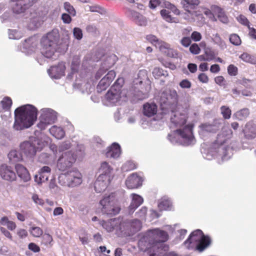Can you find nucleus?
Listing matches in <instances>:
<instances>
[{
  "label": "nucleus",
  "mask_w": 256,
  "mask_h": 256,
  "mask_svg": "<svg viewBox=\"0 0 256 256\" xmlns=\"http://www.w3.org/2000/svg\"><path fill=\"white\" fill-rule=\"evenodd\" d=\"M168 238V235L166 231L158 228L150 229L143 234L138 244L143 251L152 248L153 252H160L168 250V246L164 244Z\"/></svg>",
  "instance_id": "obj_1"
},
{
  "label": "nucleus",
  "mask_w": 256,
  "mask_h": 256,
  "mask_svg": "<svg viewBox=\"0 0 256 256\" xmlns=\"http://www.w3.org/2000/svg\"><path fill=\"white\" fill-rule=\"evenodd\" d=\"M211 240L206 236L200 230L194 231L188 238L184 242V244L188 249L195 248L200 252H202L210 244Z\"/></svg>",
  "instance_id": "obj_2"
},
{
  "label": "nucleus",
  "mask_w": 256,
  "mask_h": 256,
  "mask_svg": "<svg viewBox=\"0 0 256 256\" xmlns=\"http://www.w3.org/2000/svg\"><path fill=\"white\" fill-rule=\"evenodd\" d=\"M232 134V130L228 127H223L220 133L218 134L216 140H215L212 146L216 150V152L222 156L223 160H227L230 156H228V151L229 147L224 145L226 140L230 138Z\"/></svg>",
  "instance_id": "obj_3"
},
{
  "label": "nucleus",
  "mask_w": 256,
  "mask_h": 256,
  "mask_svg": "<svg viewBox=\"0 0 256 256\" xmlns=\"http://www.w3.org/2000/svg\"><path fill=\"white\" fill-rule=\"evenodd\" d=\"M193 126V124H189L183 128L178 129L176 130V132L178 133L179 138L172 137L171 139L172 135L168 134V139L173 144L178 143L184 146L194 144L196 142V140L192 132Z\"/></svg>",
  "instance_id": "obj_4"
},
{
  "label": "nucleus",
  "mask_w": 256,
  "mask_h": 256,
  "mask_svg": "<svg viewBox=\"0 0 256 256\" xmlns=\"http://www.w3.org/2000/svg\"><path fill=\"white\" fill-rule=\"evenodd\" d=\"M100 204L102 206V212L104 214L112 216L118 214L120 210L114 193L104 196Z\"/></svg>",
  "instance_id": "obj_5"
},
{
  "label": "nucleus",
  "mask_w": 256,
  "mask_h": 256,
  "mask_svg": "<svg viewBox=\"0 0 256 256\" xmlns=\"http://www.w3.org/2000/svg\"><path fill=\"white\" fill-rule=\"evenodd\" d=\"M14 128L20 130L31 126L37 118V113H14Z\"/></svg>",
  "instance_id": "obj_6"
},
{
  "label": "nucleus",
  "mask_w": 256,
  "mask_h": 256,
  "mask_svg": "<svg viewBox=\"0 0 256 256\" xmlns=\"http://www.w3.org/2000/svg\"><path fill=\"white\" fill-rule=\"evenodd\" d=\"M178 96L175 90H170L168 92H163L160 96V102L162 110H172L178 102Z\"/></svg>",
  "instance_id": "obj_7"
},
{
  "label": "nucleus",
  "mask_w": 256,
  "mask_h": 256,
  "mask_svg": "<svg viewBox=\"0 0 256 256\" xmlns=\"http://www.w3.org/2000/svg\"><path fill=\"white\" fill-rule=\"evenodd\" d=\"M124 82L122 78H118L106 94L105 98L110 104H115L120 100Z\"/></svg>",
  "instance_id": "obj_8"
},
{
  "label": "nucleus",
  "mask_w": 256,
  "mask_h": 256,
  "mask_svg": "<svg viewBox=\"0 0 256 256\" xmlns=\"http://www.w3.org/2000/svg\"><path fill=\"white\" fill-rule=\"evenodd\" d=\"M76 156L72 150L62 153L57 162V168L61 171H64L70 168L76 162Z\"/></svg>",
  "instance_id": "obj_9"
},
{
  "label": "nucleus",
  "mask_w": 256,
  "mask_h": 256,
  "mask_svg": "<svg viewBox=\"0 0 256 256\" xmlns=\"http://www.w3.org/2000/svg\"><path fill=\"white\" fill-rule=\"evenodd\" d=\"M224 120L222 118L214 119L211 124L205 122L201 124L199 126L198 133L202 136L208 134L216 133L222 126Z\"/></svg>",
  "instance_id": "obj_10"
},
{
  "label": "nucleus",
  "mask_w": 256,
  "mask_h": 256,
  "mask_svg": "<svg viewBox=\"0 0 256 256\" xmlns=\"http://www.w3.org/2000/svg\"><path fill=\"white\" fill-rule=\"evenodd\" d=\"M59 180H66L64 183L68 186L74 187L80 185L82 182L81 174L76 170H74L62 174L58 178Z\"/></svg>",
  "instance_id": "obj_11"
},
{
  "label": "nucleus",
  "mask_w": 256,
  "mask_h": 256,
  "mask_svg": "<svg viewBox=\"0 0 256 256\" xmlns=\"http://www.w3.org/2000/svg\"><path fill=\"white\" fill-rule=\"evenodd\" d=\"M142 228V224L140 220L134 219L126 223L120 224V228L122 232L128 235L132 234L139 231Z\"/></svg>",
  "instance_id": "obj_12"
},
{
  "label": "nucleus",
  "mask_w": 256,
  "mask_h": 256,
  "mask_svg": "<svg viewBox=\"0 0 256 256\" xmlns=\"http://www.w3.org/2000/svg\"><path fill=\"white\" fill-rule=\"evenodd\" d=\"M56 120L57 116L54 113H42L40 116L38 127L41 130H44L48 125L54 123Z\"/></svg>",
  "instance_id": "obj_13"
},
{
  "label": "nucleus",
  "mask_w": 256,
  "mask_h": 256,
  "mask_svg": "<svg viewBox=\"0 0 256 256\" xmlns=\"http://www.w3.org/2000/svg\"><path fill=\"white\" fill-rule=\"evenodd\" d=\"M20 150L27 157L32 158L36 153L38 148L36 144L30 141H24L20 145Z\"/></svg>",
  "instance_id": "obj_14"
},
{
  "label": "nucleus",
  "mask_w": 256,
  "mask_h": 256,
  "mask_svg": "<svg viewBox=\"0 0 256 256\" xmlns=\"http://www.w3.org/2000/svg\"><path fill=\"white\" fill-rule=\"evenodd\" d=\"M0 176L3 180L10 182H14L16 179V176L13 168L6 164L0 166Z\"/></svg>",
  "instance_id": "obj_15"
},
{
  "label": "nucleus",
  "mask_w": 256,
  "mask_h": 256,
  "mask_svg": "<svg viewBox=\"0 0 256 256\" xmlns=\"http://www.w3.org/2000/svg\"><path fill=\"white\" fill-rule=\"evenodd\" d=\"M12 2H16L12 6V10L14 13L20 14L24 12V10L32 6L36 0H12Z\"/></svg>",
  "instance_id": "obj_16"
},
{
  "label": "nucleus",
  "mask_w": 256,
  "mask_h": 256,
  "mask_svg": "<svg viewBox=\"0 0 256 256\" xmlns=\"http://www.w3.org/2000/svg\"><path fill=\"white\" fill-rule=\"evenodd\" d=\"M60 38L58 30H53L42 38L40 42L56 46Z\"/></svg>",
  "instance_id": "obj_17"
},
{
  "label": "nucleus",
  "mask_w": 256,
  "mask_h": 256,
  "mask_svg": "<svg viewBox=\"0 0 256 256\" xmlns=\"http://www.w3.org/2000/svg\"><path fill=\"white\" fill-rule=\"evenodd\" d=\"M170 122L176 126L180 127L186 124L188 118L187 113H172Z\"/></svg>",
  "instance_id": "obj_18"
},
{
  "label": "nucleus",
  "mask_w": 256,
  "mask_h": 256,
  "mask_svg": "<svg viewBox=\"0 0 256 256\" xmlns=\"http://www.w3.org/2000/svg\"><path fill=\"white\" fill-rule=\"evenodd\" d=\"M200 0H181L180 4L184 10L190 15H193L198 6L200 4Z\"/></svg>",
  "instance_id": "obj_19"
},
{
  "label": "nucleus",
  "mask_w": 256,
  "mask_h": 256,
  "mask_svg": "<svg viewBox=\"0 0 256 256\" xmlns=\"http://www.w3.org/2000/svg\"><path fill=\"white\" fill-rule=\"evenodd\" d=\"M103 176H98L94 182V189L97 192H100L104 190L110 183L111 177L103 178Z\"/></svg>",
  "instance_id": "obj_20"
},
{
  "label": "nucleus",
  "mask_w": 256,
  "mask_h": 256,
  "mask_svg": "<svg viewBox=\"0 0 256 256\" xmlns=\"http://www.w3.org/2000/svg\"><path fill=\"white\" fill-rule=\"evenodd\" d=\"M65 66L62 62L57 66H52L48 70V72L51 77L54 78H60L64 75Z\"/></svg>",
  "instance_id": "obj_21"
},
{
  "label": "nucleus",
  "mask_w": 256,
  "mask_h": 256,
  "mask_svg": "<svg viewBox=\"0 0 256 256\" xmlns=\"http://www.w3.org/2000/svg\"><path fill=\"white\" fill-rule=\"evenodd\" d=\"M142 178L136 174H133L129 176L126 180V184L128 188H138L142 184Z\"/></svg>",
  "instance_id": "obj_22"
},
{
  "label": "nucleus",
  "mask_w": 256,
  "mask_h": 256,
  "mask_svg": "<svg viewBox=\"0 0 256 256\" xmlns=\"http://www.w3.org/2000/svg\"><path fill=\"white\" fill-rule=\"evenodd\" d=\"M156 46L158 48L162 53L168 57L174 58L177 55L176 51L170 48V44L166 42H160Z\"/></svg>",
  "instance_id": "obj_23"
},
{
  "label": "nucleus",
  "mask_w": 256,
  "mask_h": 256,
  "mask_svg": "<svg viewBox=\"0 0 256 256\" xmlns=\"http://www.w3.org/2000/svg\"><path fill=\"white\" fill-rule=\"evenodd\" d=\"M126 14L130 17L138 25L141 26L146 25V18L139 12L133 10H128L126 12Z\"/></svg>",
  "instance_id": "obj_24"
},
{
  "label": "nucleus",
  "mask_w": 256,
  "mask_h": 256,
  "mask_svg": "<svg viewBox=\"0 0 256 256\" xmlns=\"http://www.w3.org/2000/svg\"><path fill=\"white\" fill-rule=\"evenodd\" d=\"M245 137L248 139H252L256 137V124L250 122L246 124L243 130Z\"/></svg>",
  "instance_id": "obj_25"
},
{
  "label": "nucleus",
  "mask_w": 256,
  "mask_h": 256,
  "mask_svg": "<svg viewBox=\"0 0 256 256\" xmlns=\"http://www.w3.org/2000/svg\"><path fill=\"white\" fill-rule=\"evenodd\" d=\"M41 43V48L40 52L42 54L47 58H50L54 54L56 51V46L50 44H46L43 42Z\"/></svg>",
  "instance_id": "obj_26"
},
{
  "label": "nucleus",
  "mask_w": 256,
  "mask_h": 256,
  "mask_svg": "<svg viewBox=\"0 0 256 256\" xmlns=\"http://www.w3.org/2000/svg\"><path fill=\"white\" fill-rule=\"evenodd\" d=\"M15 169L18 176L24 182H28L30 179V174L27 169L21 164H16Z\"/></svg>",
  "instance_id": "obj_27"
},
{
  "label": "nucleus",
  "mask_w": 256,
  "mask_h": 256,
  "mask_svg": "<svg viewBox=\"0 0 256 256\" xmlns=\"http://www.w3.org/2000/svg\"><path fill=\"white\" fill-rule=\"evenodd\" d=\"M120 146L118 144L114 142L110 147L108 148L106 154L108 158H117L120 156Z\"/></svg>",
  "instance_id": "obj_28"
},
{
  "label": "nucleus",
  "mask_w": 256,
  "mask_h": 256,
  "mask_svg": "<svg viewBox=\"0 0 256 256\" xmlns=\"http://www.w3.org/2000/svg\"><path fill=\"white\" fill-rule=\"evenodd\" d=\"M131 196L132 200L129 206V212L133 213L134 210L143 202V198L140 196L135 194H132Z\"/></svg>",
  "instance_id": "obj_29"
},
{
  "label": "nucleus",
  "mask_w": 256,
  "mask_h": 256,
  "mask_svg": "<svg viewBox=\"0 0 256 256\" xmlns=\"http://www.w3.org/2000/svg\"><path fill=\"white\" fill-rule=\"evenodd\" d=\"M212 10L217 15L218 20L223 23L226 24L228 22V18L225 14L224 10L217 6H212Z\"/></svg>",
  "instance_id": "obj_30"
},
{
  "label": "nucleus",
  "mask_w": 256,
  "mask_h": 256,
  "mask_svg": "<svg viewBox=\"0 0 256 256\" xmlns=\"http://www.w3.org/2000/svg\"><path fill=\"white\" fill-rule=\"evenodd\" d=\"M112 170V168L106 162L102 163L100 167L98 170L100 173L99 176H103V178L110 177V174Z\"/></svg>",
  "instance_id": "obj_31"
},
{
  "label": "nucleus",
  "mask_w": 256,
  "mask_h": 256,
  "mask_svg": "<svg viewBox=\"0 0 256 256\" xmlns=\"http://www.w3.org/2000/svg\"><path fill=\"white\" fill-rule=\"evenodd\" d=\"M50 134L57 139H61L64 136L65 132L60 127L53 126L49 130Z\"/></svg>",
  "instance_id": "obj_32"
},
{
  "label": "nucleus",
  "mask_w": 256,
  "mask_h": 256,
  "mask_svg": "<svg viewBox=\"0 0 256 256\" xmlns=\"http://www.w3.org/2000/svg\"><path fill=\"white\" fill-rule=\"evenodd\" d=\"M8 157L12 163H15L22 160V154L16 150H12L8 154Z\"/></svg>",
  "instance_id": "obj_33"
},
{
  "label": "nucleus",
  "mask_w": 256,
  "mask_h": 256,
  "mask_svg": "<svg viewBox=\"0 0 256 256\" xmlns=\"http://www.w3.org/2000/svg\"><path fill=\"white\" fill-rule=\"evenodd\" d=\"M172 206L170 200L164 197L160 200L158 204V207L160 210H164L170 209Z\"/></svg>",
  "instance_id": "obj_34"
},
{
  "label": "nucleus",
  "mask_w": 256,
  "mask_h": 256,
  "mask_svg": "<svg viewBox=\"0 0 256 256\" xmlns=\"http://www.w3.org/2000/svg\"><path fill=\"white\" fill-rule=\"evenodd\" d=\"M14 112H38V110L34 106L27 104L18 108Z\"/></svg>",
  "instance_id": "obj_35"
},
{
  "label": "nucleus",
  "mask_w": 256,
  "mask_h": 256,
  "mask_svg": "<svg viewBox=\"0 0 256 256\" xmlns=\"http://www.w3.org/2000/svg\"><path fill=\"white\" fill-rule=\"evenodd\" d=\"M148 78L147 72L146 70H140L138 74L137 78H135L134 82L135 84H141L143 81Z\"/></svg>",
  "instance_id": "obj_36"
},
{
  "label": "nucleus",
  "mask_w": 256,
  "mask_h": 256,
  "mask_svg": "<svg viewBox=\"0 0 256 256\" xmlns=\"http://www.w3.org/2000/svg\"><path fill=\"white\" fill-rule=\"evenodd\" d=\"M160 14L162 18L166 22H178V19L172 18L168 10L162 9L160 10Z\"/></svg>",
  "instance_id": "obj_37"
},
{
  "label": "nucleus",
  "mask_w": 256,
  "mask_h": 256,
  "mask_svg": "<svg viewBox=\"0 0 256 256\" xmlns=\"http://www.w3.org/2000/svg\"><path fill=\"white\" fill-rule=\"evenodd\" d=\"M38 160L41 163L48 164L52 161V156L47 152H42L38 157Z\"/></svg>",
  "instance_id": "obj_38"
},
{
  "label": "nucleus",
  "mask_w": 256,
  "mask_h": 256,
  "mask_svg": "<svg viewBox=\"0 0 256 256\" xmlns=\"http://www.w3.org/2000/svg\"><path fill=\"white\" fill-rule=\"evenodd\" d=\"M158 106L154 102H147L143 105L142 112H157Z\"/></svg>",
  "instance_id": "obj_39"
},
{
  "label": "nucleus",
  "mask_w": 256,
  "mask_h": 256,
  "mask_svg": "<svg viewBox=\"0 0 256 256\" xmlns=\"http://www.w3.org/2000/svg\"><path fill=\"white\" fill-rule=\"evenodd\" d=\"M2 106L4 111H10L12 104V100L10 97L5 96L0 102Z\"/></svg>",
  "instance_id": "obj_40"
},
{
  "label": "nucleus",
  "mask_w": 256,
  "mask_h": 256,
  "mask_svg": "<svg viewBox=\"0 0 256 256\" xmlns=\"http://www.w3.org/2000/svg\"><path fill=\"white\" fill-rule=\"evenodd\" d=\"M111 82L104 77L99 82L97 86V91L101 92L105 90L110 84Z\"/></svg>",
  "instance_id": "obj_41"
},
{
  "label": "nucleus",
  "mask_w": 256,
  "mask_h": 256,
  "mask_svg": "<svg viewBox=\"0 0 256 256\" xmlns=\"http://www.w3.org/2000/svg\"><path fill=\"white\" fill-rule=\"evenodd\" d=\"M114 222L115 219H111L110 221L104 222L102 225L103 228H105L107 232H111L115 228L116 224H114Z\"/></svg>",
  "instance_id": "obj_42"
},
{
  "label": "nucleus",
  "mask_w": 256,
  "mask_h": 256,
  "mask_svg": "<svg viewBox=\"0 0 256 256\" xmlns=\"http://www.w3.org/2000/svg\"><path fill=\"white\" fill-rule=\"evenodd\" d=\"M230 42L234 46H240L242 43V40L240 36L236 34H231L229 38Z\"/></svg>",
  "instance_id": "obj_43"
},
{
  "label": "nucleus",
  "mask_w": 256,
  "mask_h": 256,
  "mask_svg": "<svg viewBox=\"0 0 256 256\" xmlns=\"http://www.w3.org/2000/svg\"><path fill=\"white\" fill-rule=\"evenodd\" d=\"M31 234L34 237H40L42 234V230L39 227L34 226L30 230Z\"/></svg>",
  "instance_id": "obj_44"
},
{
  "label": "nucleus",
  "mask_w": 256,
  "mask_h": 256,
  "mask_svg": "<svg viewBox=\"0 0 256 256\" xmlns=\"http://www.w3.org/2000/svg\"><path fill=\"white\" fill-rule=\"evenodd\" d=\"M64 8L70 14H71L72 16H74L76 15V12L74 8L68 2H66L64 3Z\"/></svg>",
  "instance_id": "obj_45"
},
{
  "label": "nucleus",
  "mask_w": 256,
  "mask_h": 256,
  "mask_svg": "<svg viewBox=\"0 0 256 256\" xmlns=\"http://www.w3.org/2000/svg\"><path fill=\"white\" fill-rule=\"evenodd\" d=\"M152 74L156 78L166 75L164 70L160 68H155L153 70Z\"/></svg>",
  "instance_id": "obj_46"
},
{
  "label": "nucleus",
  "mask_w": 256,
  "mask_h": 256,
  "mask_svg": "<svg viewBox=\"0 0 256 256\" xmlns=\"http://www.w3.org/2000/svg\"><path fill=\"white\" fill-rule=\"evenodd\" d=\"M71 147V144L68 141H66L62 142L58 146V150L59 152H63L69 149Z\"/></svg>",
  "instance_id": "obj_47"
},
{
  "label": "nucleus",
  "mask_w": 256,
  "mask_h": 256,
  "mask_svg": "<svg viewBox=\"0 0 256 256\" xmlns=\"http://www.w3.org/2000/svg\"><path fill=\"white\" fill-rule=\"evenodd\" d=\"M73 34L74 37L78 40H80L82 38V30L79 28H74Z\"/></svg>",
  "instance_id": "obj_48"
},
{
  "label": "nucleus",
  "mask_w": 256,
  "mask_h": 256,
  "mask_svg": "<svg viewBox=\"0 0 256 256\" xmlns=\"http://www.w3.org/2000/svg\"><path fill=\"white\" fill-rule=\"evenodd\" d=\"M228 74L231 76H236L238 74V69L234 64H230L228 67Z\"/></svg>",
  "instance_id": "obj_49"
},
{
  "label": "nucleus",
  "mask_w": 256,
  "mask_h": 256,
  "mask_svg": "<svg viewBox=\"0 0 256 256\" xmlns=\"http://www.w3.org/2000/svg\"><path fill=\"white\" fill-rule=\"evenodd\" d=\"M204 54L206 55V61L212 60H214L215 58V54L214 52L212 50H206L204 52Z\"/></svg>",
  "instance_id": "obj_50"
},
{
  "label": "nucleus",
  "mask_w": 256,
  "mask_h": 256,
  "mask_svg": "<svg viewBox=\"0 0 256 256\" xmlns=\"http://www.w3.org/2000/svg\"><path fill=\"white\" fill-rule=\"evenodd\" d=\"M238 21L242 24L249 27L250 22L248 18L244 15L240 14L237 18Z\"/></svg>",
  "instance_id": "obj_51"
},
{
  "label": "nucleus",
  "mask_w": 256,
  "mask_h": 256,
  "mask_svg": "<svg viewBox=\"0 0 256 256\" xmlns=\"http://www.w3.org/2000/svg\"><path fill=\"white\" fill-rule=\"evenodd\" d=\"M190 51L194 54H197L200 53V48L197 44L194 43L190 46Z\"/></svg>",
  "instance_id": "obj_52"
},
{
  "label": "nucleus",
  "mask_w": 256,
  "mask_h": 256,
  "mask_svg": "<svg viewBox=\"0 0 256 256\" xmlns=\"http://www.w3.org/2000/svg\"><path fill=\"white\" fill-rule=\"evenodd\" d=\"M146 38L148 41H149L152 44H154L156 46H157V45L158 44V42H160L158 41V38L154 35H148L146 36Z\"/></svg>",
  "instance_id": "obj_53"
},
{
  "label": "nucleus",
  "mask_w": 256,
  "mask_h": 256,
  "mask_svg": "<svg viewBox=\"0 0 256 256\" xmlns=\"http://www.w3.org/2000/svg\"><path fill=\"white\" fill-rule=\"evenodd\" d=\"M182 88H190L192 86V83L187 79L182 80L179 84Z\"/></svg>",
  "instance_id": "obj_54"
},
{
  "label": "nucleus",
  "mask_w": 256,
  "mask_h": 256,
  "mask_svg": "<svg viewBox=\"0 0 256 256\" xmlns=\"http://www.w3.org/2000/svg\"><path fill=\"white\" fill-rule=\"evenodd\" d=\"M202 38V34L200 32L194 31L192 32L191 34V38L192 40H193L194 42H199L201 40Z\"/></svg>",
  "instance_id": "obj_55"
},
{
  "label": "nucleus",
  "mask_w": 256,
  "mask_h": 256,
  "mask_svg": "<svg viewBox=\"0 0 256 256\" xmlns=\"http://www.w3.org/2000/svg\"><path fill=\"white\" fill-rule=\"evenodd\" d=\"M116 76V72L114 70H110L108 74L104 76L107 80L110 81V82H112Z\"/></svg>",
  "instance_id": "obj_56"
},
{
  "label": "nucleus",
  "mask_w": 256,
  "mask_h": 256,
  "mask_svg": "<svg viewBox=\"0 0 256 256\" xmlns=\"http://www.w3.org/2000/svg\"><path fill=\"white\" fill-rule=\"evenodd\" d=\"M214 81L216 84L220 86H223L225 85V79L223 76H220L214 78Z\"/></svg>",
  "instance_id": "obj_57"
},
{
  "label": "nucleus",
  "mask_w": 256,
  "mask_h": 256,
  "mask_svg": "<svg viewBox=\"0 0 256 256\" xmlns=\"http://www.w3.org/2000/svg\"><path fill=\"white\" fill-rule=\"evenodd\" d=\"M191 39L189 37H184L180 40V44L184 47H188L191 44Z\"/></svg>",
  "instance_id": "obj_58"
},
{
  "label": "nucleus",
  "mask_w": 256,
  "mask_h": 256,
  "mask_svg": "<svg viewBox=\"0 0 256 256\" xmlns=\"http://www.w3.org/2000/svg\"><path fill=\"white\" fill-rule=\"evenodd\" d=\"M198 80L202 83H208L209 78L204 73H201L198 76Z\"/></svg>",
  "instance_id": "obj_59"
},
{
  "label": "nucleus",
  "mask_w": 256,
  "mask_h": 256,
  "mask_svg": "<svg viewBox=\"0 0 256 256\" xmlns=\"http://www.w3.org/2000/svg\"><path fill=\"white\" fill-rule=\"evenodd\" d=\"M160 0H150L149 2L150 8L152 9H154L160 4Z\"/></svg>",
  "instance_id": "obj_60"
},
{
  "label": "nucleus",
  "mask_w": 256,
  "mask_h": 256,
  "mask_svg": "<svg viewBox=\"0 0 256 256\" xmlns=\"http://www.w3.org/2000/svg\"><path fill=\"white\" fill-rule=\"evenodd\" d=\"M62 20L64 24H70L72 22V18L69 14H63L62 16Z\"/></svg>",
  "instance_id": "obj_61"
},
{
  "label": "nucleus",
  "mask_w": 256,
  "mask_h": 256,
  "mask_svg": "<svg viewBox=\"0 0 256 256\" xmlns=\"http://www.w3.org/2000/svg\"><path fill=\"white\" fill-rule=\"evenodd\" d=\"M43 240L45 244H50L52 241V236L49 234H44L43 236Z\"/></svg>",
  "instance_id": "obj_62"
},
{
  "label": "nucleus",
  "mask_w": 256,
  "mask_h": 256,
  "mask_svg": "<svg viewBox=\"0 0 256 256\" xmlns=\"http://www.w3.org/2000/svg\"><path fill=\"white\" fill-rule=\"evenodd\" d=\"M147 208L146 206L142 208L136 213L139 218H144L146 214Z\"/></svg>",
  "instance_id": "obj_63"
},
{
  "label": "nucleus",
  "mask_w": 256,
  "mask_h": 256,
  "mask_svg": "<svg viewBox=\"0 0 256 256\" xmlns=\"http://www.w3.org/2000/svg\"><path fill=\"white\" fill-rule=\"evenodd\" d=\"M240 58L244 62H250L252 60L251 56L247 53H244L240 56Z\"/></svg>",
  "instance_id": "obj_64"
}]
</instances>
